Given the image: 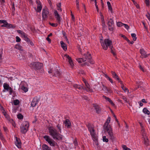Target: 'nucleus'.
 I'll use <instances>...</instances> for the list:
<instances>
[{
	"mask_svg": "<svg viewBox=\"0 0 150 150\" xmlns=\"http://www.w3.org/2000/svg\"><path fill=\"white\" fill-rule=\"evenodd\" d=\"M144 144L146 146H148L149 145V141L147 137L146 138H144Z\"/></svg>",
	"mask_w": 150,
	"mask_h": 150,
	"instance_id": "obj_27",
	"label": "nucleus"
},
{
	"mask_svg": "<svg viewBox=\"0 0 150 150\" xmlns=\"http://www.w3.org/2000/svg\"><path fill=\"white\" fill-rule=\"evenodd\" d=\"M93 105L94 108V109L96 110V113L98 114H100L101 111V108L98 105L95 104H93Z\"/></svg>",
	"mask_w": 150,
	"mask_h": 150,
	"instance_id": "obj_12",
	"label": "nucleus"
},
{
	"mask_svg": "<svg viewBox=\"0 0 150 150\" xmlns=\"http://www.w3.org/2000/svg\"><path fill=\"white\" fill-rule=\"evenodd\" d=\"M24 39L28 43H29V42L30 40V39L27 37V36L24 38Z\"/></svg>",
	"mask_w": 150,
	"mask_h": 150,
	"instance_id": "obj_48",
	"label": "nucleus"
},
{
	"mask_svg": "<svg viewBox=\"0 0 150 150\" xmlns=\"http://www.w3.org/2000/svg\"><path fill=\"white\" fill-rule=\"evenodd\" d=\"M28 44L29 45H30L31 46H33L34 45L33 42L31 40H30V41L29 42V43H28Z\"/></svg>",
	"mask_w": 150,
	"mask_h": 150,
	"instance_id": "obj_59",
	"label": "nucleus"
},
{
	"mask_svg": "<svg viewBox=\"0 0 150 150\" xmlns=\"http://www.w3.org/2000/svg\"><path fill=\"white\" fill-rule=\"evenodd\" d=\"M17 32L18 33L20 34L21 35H22V33L23 32V31H22L21 30H17Z\"/></svg>",
	"mask_w": 150,
	"mask_h": 150,
	"instance_id": "obj_62",
	"label": "nucleus"
},
{
	"mask_svg": "<svg viewBox=\"0 0 150 150\" xmlns=\"http://www.w3.org/2000/svg\"><path fill=\"white\" fill-rule=\"evenodd\" d=\"M53 73L54 74L53 76H59L60 75V73L57 69L53 70Z\"/></svg>",
	"mask_w": 150,
	"mask_h": 150,
	"instance_id": "obj_19",
	"label": "nucleus"
},
{
	"mask_svg": "<svg viewBox=\"0 0 150 150\" xmlns=\"http://www.w3.org/2000/svg\"><path fill=\"white\" fill-rule=\"evenodd\" d=\"M6 20H0V23H6Z\"/></svg>",
	"mask_w": 150,
	"mask_h": 150,
	"instance_id": "obj_51",
	"label": "nucleus"
},
{
	"mask_svg": "<svg viewBox=\"0 0 150 150\" xmlns=\"http://www.w3.org/2000/svg\"><path fill=\"white\" fill-rule=\"evenodd\" d=\"M73 86L75 88L78 89L79 90H81L82 89L84 90L85 88L82 86H81V85H78L77 84H74L73 85Z\"/></svg>",
	"mask_w": 150,
	"mask_h": 150,
	"instance_id": "obj_20",
	"label": "nucleus"
},
{
	"mask_svg": "<svg viewBox=\"0 0 150 150\" xmlns=\"http://www.w3.org/2000/svg\"><path fill=\"white\" fill-rule=\"evenodd\" d=\"M102 85L103 87V88L102 89V90L104 91H105L107 89V88L105 87V85L103 84H102Z\"/></svg>",
	"mask_w": 150,
	"mask_h": 150,
	"instance_id": "obj_47",
	"label": "nucleus"
},
{
	"mask_svg": "<svg viewBox=\"0 0 150 150\" xmlns=\"http://www.w3.org/2000/svg\"><path fill=\"white\" fill-rule=\"evenodd\" d=\"M42 150H51V148L47 145L44 144L42 146Z\"/></svg>",
	"mask_w": 150,
	"mask_h": 150,
	"instance_id": "obj_23",
	"label": "nucleus"
},
{
	"mask_svg": "<svg viewBox=\"0 0 150 150\" xmlns=\"http://www.w3.org/2000/svg\"><path fill=\"white\" fill-rule=\"evenodd\" d=\"M103 141L104 142H108V139L106 138L105 136H104L103 137Z\"/></svg>",
	"mask_w": 150,
	"mask_h": 150,
	"instance_id": "obj_42",
	"label": "nucleus"
},
{
	"mask_svg": "<svg viewBox=\"0 0 150 150\" xmlns=\"http://www.w3.org/2000/svg\"><path fill=\"white\" fill-rule=\"evenodd\" d=\"M110 117H108V120L104 124L103 126H109V125H108L109 123L110 122Z\"/></svg>",
	"mask_w": 150,
	"mask_h": 150,
	"instance_id": "obj_28",
	"label": "nucleus"
},
{
	"mask_svg": "<svg viewBox=\"0 0 150 150\" xmlns=\"http://www.w3.org/2000/svg\"><path fill=\"white\" fill-rule=\"evenodd\" d=\"M145 1L146 5L147 6H149V0H145Z\"/></svg>",
	"mask_w": 150,
	"mask_h": 150,
	"instance_id": "obj_56",
	"label": "nucleus"
},
{
	"mask_svg": "<svg viewBox=\"0 0 150 150\" xmlns=\"http://www.w3.org/2000/svg\"><path fill=\"white\" fill-rule=\"evenodd\" d=\"M46 40L49 43H50L51 42V40L49 38V37H47L46 38Z\"/></svg>",
	"mask_w": 150,
	"mask_h": 150,
	"instance_id": "obj_60",
	"label": "nucleus"
},
{
	"mask_svg": "<svg viewBox=\"0 0 150 150\" xmlns=\"http://www.w3.org/2000/svg\"><path fill=\"white\" fill-rule=\"evenodd\" d=\"M109 24L111 26H114V23L113 22V21L112 19L111 18L108 21L107 23V25H109Z\"/></svg>",
	"mask_w": 150,
	"mask_h": 150,
	"instance_id": "obj_26",
	"label": "nucleus"
},
{
	"mask_svg": "<svg viewBox=\"0 0 150 150\" xmlns=\"http://www.w3.org/2000/svg\"><path fill=\"white\" fill-rule=\"evenodd\" d=\"M107 5L108 6V9L111 12H112V9L111 5L109 1L107 2Z\"/></svg>",
	"mask_w": 150,
	"mask_h": 150,
	"instance_id": "obj_31",
	"label": "nucleus"
},
{
	"mask_svg": "<svg viewBox=\"0 0 150 150\" xmlns=\"http://www.w3.org/2000/svg\"><path fill=\"white\" fill-rule=\"evenodd\" d=\"M108 80H109L112 83H113V81L112 79L110 78V77H108V78L107 79Z\"/></svg>",
	"mask_w": 150,
	"mask_h": 150,
	"instance_id": "obj_61",
	"label": "nucleus"
},
{
	"mask_svg": "<svg viewBox=\"0 0 150 150\" xmlns=\"http://www.w3.org/2000/svg\"><path fill=\"white\" fill-rule=\"evenodd\" d=\"M103 127L105 132H107L108 133L110 138L111 139L113 140L114 137L113 135L112 128L110 126V125H109V126H103Z\"/></svg>",
	"mask_w": 150,
	"mask_h": 150,
	"instance_id": "obj_7",
	"label": "nucleus"
},
{
	"mask_svg": "<svg viewBox=\"0 0 150 150\" xmlns=\"http://www.w3.org/2000/svg\"><path fill=\"white\" fill-rule=\"evenodd\" d=\"M106 91H107V92H108L110 93H111L112 92V91L111 90V89L110 88H107V89L106 90Z\"/></svg>",
	"mask_w": 150,
	"mask_h": 150,
	"instance_id": "obj_64",
	"label": "nucleus"
},
{
	"mask_svg": "<svg viewBox=\"0 0 150 150\" xmlns=\"http://www.w3.org/2000/svg\"><path fill=\"white\" fill-rule=\"evenodd\" d=\"M19 101L18 99L14 100L13 101L14 105H18L19 104Z\"/></svg>",
	"mask_w": 150,
	"mask_h": 150,
	"instance_id": "obj_35",
	"label": "nucleus"
},
{
	"mask_svg": "<svg viewBox=\"0 0 150 150\" xmlns=\"http://www.w3.org/2000/svg\"><path fill=\"white\" fill-rule=\"evenodd\" d=\"M21 89L23 91H24L25 92H26L28 91V89L25 86H23L21 88Z\"/></svg>",
	"mask_w": 150,
	"mask_h": 150,
	"instance_id": "obj_40",
	"label": "nucleus"
},
{
	"mask_svg": "<svg viewBox=\"0 0 150 150\" xmlns=\"http://www.w3.org/2000/svg\"><path fill=\"white\" fill-rule=\"evenodd\" d=\"M123 25L125 26V27L128 30L129 28V26L126 24H123Z\"/></svg>",
	"mask_w": 150,
	"mask_h": 150,
	"instance_id": "obj_53",
	"label": "nucleus"
},
{
	"mask_svg": "<svg viewBox=\"0 0 150 150\" xmlns=\"http://www.w3.org/2000/svg\"><path fill=\"white\" fill-rule=\"evenodd\" d=\"M45 140L50 145L52 146H54L55 143V141L53 140L50 137L48 136L45 135L43 137Z\"/></svg>",
	"mask_w": 150,
	"mask_h": 150,
	"instance_id": "obj_8",
	"label": "nucleus"
},
{
	"mask_svg": "<svg viewBox=\"0 0 150 150\" xmlns=\"http://www.w3.org/2000/svg\"><path fill=\"white\" fill-rule=\"evenodd\" d=\"M111 73L113 76V77L115 79H116L120 83H122V82L119 79L118 76L116 74L115 72L112 71Z\"/></svg>",
	"mask_w": 150,
	"mask_h": 150,
	"instance_id": "obj_16",
	"label": "nucleus"
},
{
	"mask_svg": "<svg viewBox=\"0 0 150 150\" xmlns=\"http://www.w3.org/2000/svg\"><path fill=\"white\" fill-rule=\"evenodd\" d=\"M39 102V100L37 98H34L31 104V106L32 107H34Z\"/></svg>",
	"mask_w": 150,
	"mask_h": 150,
	"instance_id": "obj_17",
	"label": "nucleus"
},
{
	"mask_svg": "<svg viewBox=\"0 0 150 150\" xmlns=\"http://www.w3.org/2000/svg\"><path fill=\"white\" fill-rule=\"evenodd\" d=\"M22 58H20V59H26V54L25 53H23L22 54Z\"/></svg>",
	"mask_w": 150,
	"mask_h": 150,
	"instance_id": "obj_39",
	"label": "nucleus"
},
{
	"mask_svg": "<svg viewBox=\"0 0 150 150\" xmlns=\"http://www.w3.org/2000/svg\"><path fill=\"white\" fill-rule=\"evenodd\" d=\"M101 45L102 46L103 49L105 50H106L108 47H109L111 48L112 46V41L108 39H106L104 40V42L101 43Z\"/></svg>",
	"mask_w": 150,
	"mask_h": 150,
	"instance_id": "obj_3",
	"label": "nucleus"
},
{
	"mask_svg": "<svg viewBox=\"0 0 150 150\" xmlns=\"http://www.w3.org/2000/svg\"><path fill=\"white\" fill-rule=\"evenodd\" d=\"M17 116V118L19 119H23V116L21 113L18 114Z\"/></svg>",
	"mask_w": 150,
	"mask_h": 150,
	"instance_id": "obj_37",
	"label": "nucleus"
},
{
	"mask_svg": "<svg viewBox=\"0 0 150 150\" xmlns=\"http://www.w3.org/2000/svg\"><path fill=\"white\" fill-rule=\"evenodd\" d=\"M143 112L145 114H147L149 115L150 113V112L146 108H144L143 110Z\"/></svg>",
	"mask_w": 150,
	"mask_h": 150,
	"instance_id": "obj_29",
	"label": "nucleus"
},
{
	"mask_svg": "<svg viewBox=\"0 0 150 150\" xmlns=\"http://www.w3.org/2000/svg\"><path fill=\"white\" fill-rule=\"evenodd\" d=\"M11 26V24L8 23H7V28H10Z\"/></svg>",
	"mask_w": 150,
	"mask_h": 150,
	"instance_id": "obj_54",
	"label": "nucleus"
},
{
	"mask_svg": "<svg viewBox=\"0 0 150 150\" xmlns=\"http://www.w3.org/2000/svg\"><path fill=\"white\" fill-rule=\"evenodd\" d=\"M140 52L142 56V57L141 56L140 57H141L142 58H146L147 57V55L144 49H141L140 50Z\"/></svg>",
	"mask_w": 150,
	"mask_h": 150,
	"instance_id": "obj_18",
	"label": "nucleus"
},
{
	"mask_svg": "<svg viewBox=\"0 0 150 150\" xmlns=\"http://www.w3.org/2000/svg\"><path fill=\"white\" fill-rule=\"evenodd\" d=\"M16 141L15 143L16 145L18 148H21V143L20 141V139L18 138L17 137H16Z\"/></svg>",
	"mask_w": 150,
	"mask_h": 150,
	"instance_id": "obj_14",
	"label": "nucleus"
},
{
	"mask_svg": "<svg viewBox=\"0 0 150 150\" xmlns=\"http://www.w3.org/2000/svg\"><path fill=\"white\" fill-rule=\"evenodd\" d=\"M108 28L109 30L110 31H112L114 29V27L113 26H111L109 24V25H108Z\"/></svg>",
	"mask_w": 150,
	"mask_h": 150,
	"instance_id": "obj_36",
	"label": "nucleus"
},
{
	"mask_svg": "<svg viewBox=\"0 0 150 150\" xmlns=\"http://www.w3.org/2000/svg\"><path fill=\"white\" fill-rule=\"evenodd\" d=\"M68 61H69V62L70 66L72 67L74 66V64L73 62V61L72 60V59H71L70 60H69Z\"/></svg>",
	"mask_w": 150,
	"mask_h": 150,
	"instance_id": "obj_44",
	"label": "nucleus"
},
{
	"mask_svg": "<svg viewBox=\"0 0 150 150\" xmlns=\"http://www.w3.org/2000/svg\"><path fill=\"white\" fill-rule=\"evenodd\" d=\"M4 116H5V117L7 118V119L8 120H9V121H11V120H10V118L9 117V116L7 114L6 115H4Z\"/></svg>",
	"mask_w": 150,
	"mask_h": 150,
	"instance_id": "obj_57",
	"label": "nucleus"
},
{
	"mask_svg": "<svg viewBox=\"0 0 150 150\" xmlns=\"http://www.w3.org/2000/svg\"><path fill=\"white\" fill-rule=\"evenodd\" d=\"M90 133V134L92 137L93 140L95 141V143H96L95 144L96 145H98V139L96 134L95 132V130H94L93 131H92Z\"/></svg>",
	"mask_w": 150,
	"mask_h": 150,
	"instance_id": "obj_9",
	"label": "nucleus"
},
{
	"mask_svg": "<svg viewBox=\"0 0 150 150\" xmlns=\"http://www.w3.org/2000/svg\"><path fill=\"white\" fill-rule=\"evenodd\" d=\"M123 24L121 22H118L117 23V25L118 27H121L123 25Z\"/></svg>",
	"mask_w": 150,
	"mask_h": 150,
	"instance_id": "obj_45",
	"label": "nucleus"
},
{
	"mask_svg": "<svg viewBox=\"0 0 150 150\" xmlns=\"http://www.w3.org/2000/svg\"><path fill=\"white\" fill-rule=\"evenodd\" d=\"M131 36L133 38V40L134 41L136 40L137 38L136 37V35L135 33H132L131 35Z\"/></svg>",
	"mask_w": 150,
	"mask_h": 150,
	"instance_id": "obj_34",
	"label": "nucleus"
},
{
	"mask_svg": "<svg viewBox=\"0 0 150 150\" xmlns=\"http://www.w3.org/2000/svg\"><path fill=\"white\" fill-rule=\"evenodd\" d=\"M61 44V47L63 50L66 51L67 49V45L64 42L62 41L60 42Z\"/></svg>",
	"mask_w": 150,
	"mask_h": 150,
	"instance_id": "obj_21",
	"label": "nucleus"
},
{
	"mask_svg": "<svg viewBox=\"0 0 150 150\" xmlns=\"http://www.w3.org/2000/svg\"><path fill=\"white\" fill-rule=\"evenodd\" d=\"M21 35L22 37L24 38H25V37L27 36V35L24 32H23L22 34V35Z\"/></svg>",
	"mask_w": 150,
	"mask_h": 150,
	"instance_id": "obj_49",
	"label": "nucleus"
},
{
	"mask_svg": "<svg viewBox=\"0 0 150 150\" xmlns=\"http://www.w3.org/2000/svg\"><path fill=\"white\" fill-rule=\"evenodd\" d=\"M122 147L125 150H131L130 149L127 147L126 145H123Z\"/></svg>",
	"mask_w": 150,
	"mask_h": 150,
	"instance_id": "obj_41",
	"label": "nucleus"
},
{
	"mask_svg": "<svg viewBox=\"0 0 150 150\" xmlns=\"http://www.w3.org/2000/svg\"><path fill=\"white\" fill-rule=\"evenodd\" d=\"M51 13H50L49 10L47 8H43L42 11V19L43 20H46L48 16L51 18Z\"/></svg>",
	"mask_w": 150,
	"mask_h": 150,
	"instance_id": "obj_6",
	"label": "nucleus"
},
{
	"mask_svg": "<svg viewBox=\"0 0 150 150\" xmlns=\"http://www.w3.org/2000/svg\"><path fill=\"white\" fill-rule=\"evenodd\" d=\"M50 135L52 136L53 139L58 140L62 139V136L54 128L52 127H50L48 128Z\"/></svg>",
	"mask_w": 150,
	"mask_h": 150,
	"instance_id": "obj_1",
	"label": "nucleus"
},
{
	"mask_svg": "<svg viewBox=\"0 0 150 150\" xmlns=\"http://www.w3.org/2000/svg\"><path fill=\"white\" fill-rule=\"evenodd\" d=\"M43 66V64L39 62H33L30 64L31 68L35 70H38L41 69Z\"/></svg>",
	"mask_w": 150,
	"mask_h": 150,
	"instance_id": "obj_4",
	"label": "nucleus"
},
{
	"mask_svg": "<svg viewBox=\"0 0 150 150\" xmlns=\"http://www.w3.org/2000/svg\"><path fill=\"white\" fill-rule=\"evenodd\" d=\"M110 48L111 49V53L112 54H113V55L115 56L116 55V54L114 52L113 47V46H112V47H111V48Z\"/></svg>",
	"mask_w": 150,
	"mask_h": 150,
	"instance_id": "obj_43",
	"label": "nucleus"
},
{
	"mask_svg": "<svg viewBox=\"0 0 150 150\" xmlns=\"http://www.w3.org/2000/svg\"><path fill=\"white\" fill-rule=\"evenodd\" d=\"M77 61L79 63L84 62L87 61L91 64H94V62L92 59L91 54L88 52L86 54L84 55V57L82 58H79L77 59Z\"/></svg>",
	"mask_w": 150,
	"mask_h": 150,
	"instance_id": "obj_2",
	"label": "nucleus"
},
{
	"mask_svg": "<svg viewBox=\"0 0 150 150\" xmlns=\"http://www.w3.org/2000/svg\"><path fill=\"white\" fill-rule=\"evenodd\" d=\"M3 87L4 89L8 91H9V94L11 95L13 92V90L12 88L9 86V85L6 83H4L3 84Z\"/></svg>",
	"mask_w": 150,
	"mask_h": 150,
	"instance_id": "obj_10",
	"label": "nucleus"
},
{
	"mask_svg": "<svg viewBox=\"0 0 150 150\" xmlns=\"http://www.w3.org/2000/svg\"><path fill=\"white\" fill-rule=\"evenodd\" d=\"M16 42H20L21 40V39L18 36H16Z\"/></svg>",
	"mask_w": 150,
	"mask_h": 150,
	"instance_id": "obj_50",
	"label": "nucleus"
},
{
	"mask_svg": "<svg viewBox=\"0 0 150 150\" xmlns=\"http://www.w3.org/2000/svg\"><path fill=\"white\" fill-rule=\"evenodd\" d=\"M65 124V126L68 128H70V127L71 126V122L68 119L66 120Z\"/></svg>",
	"mask_w": 150,
	"mask_h": 150,
	"instance_id": "obj_25",
	"label": "nucleus"
},
{
	"mask_svg": "<svg viewBox=\"0 0 150 150\" xmlns=\"http://www.w3.org/2000/svg\"><path fill=\"white\" fill-rule=\"evenodd\" d=\"M50 24L53 27H56L57 25V23H50Z\"/></svg>",
	"mask_w": 150,
	"mask_h": 150,
	"instance_id": "obj_52",
	"label": "nucleus"
},
{
	"mask_svg": "<svg viewBox=\"0 0 150 150\" xmlns=\"http://www.w3.org/2000/svg\"><path fill=\"white\" fill-rule=\"evenodd\" d=\"M122 99H123V100H124L125 101V102L128 103V101L127 100V98L125 96H122Z\"/></svg>",
	"mask_w": 150,
	"mask_h": 150,
	"instance_id": "obj_46",
	"label": "nucleus"
},
{
	"mask_svg": "<svg viewBox=\"0 0 150 150\" xmlns=\"http://www.w3.org/2000/svg\"><path fill=\"white\" fill-rule=\"evenodd\" d=\"M29 126V122L27 121L24 122L20 127L21 132L23 134H25L28 130Z\"/></svg>",
	"mask_w": 150,
	"mask_h": 150,
	"instance_id": "obj_5",
	"label": "nucleus"
},
{
	"mask_svg": "<svg viewBox=\"0 0 150 150\" xmlns=\"http://www.w3.org/2000/svg\"><path fill=\"white\" fill-rule=\"evenodd\" d=\"M120 35L122 37V38H123L125 39V40H126L127 39V38L125 35H122V34H120Z\"/></svg>",
	"mask_w": 150,
	"mask_h": 150,
	"instance_id": "obj_63",
	"label": "nucleus"
},
{
	"mask_svg": "<svg viewBox=\"0 0 150 150\" xmlns=\"http://www.w3.org/2000/svg\"><path fill=\"white\" fill-rule=\"evenodd\" d=\"M103 97L106 100L108 101L112 105L114 106L115 104L112 100L108 97H106L105 96H103Z\"/></svg>",
	"mask_w": 150,
	"mask_h": 150,
	"instance_id": "obj_24",
	"label": "nucleus"
},
{
	"mask_svg": "<svg viewBox=\"0 0 150 150\" xmlns=\"http://www.w3.org/2000/svg\"><path fill=\"white\" fill-rule=\"evenodd\" d=\"M84 83L85 84V86H86V88L84 87L85 88V89L84 90H86L87 92H93V91L92 89L90 88V87L89 84L87 83V81H85Z\"/></svg>",
	"mask_w": 150,
	"mask_h": 150,
	"instance_id": "obj_13",
	"label": "nucleus"
},
{
	"mask_svg": "<svg viewBox=\"0 0 150 150\" xmlns=\"http://www.w3.org/2000/svg\"><path fill=\"white\" fill-rule=\"evenodd\" d=\"M61 3L60 2L58 4H57V10H58L60 11H62V9L61 8Z\"/></svg>",
	"mask_w": 150,
	"mask_h": 150,
	"instance_id": "obj_32",
	"label": "nucleus"
},
{
	"mask_svg": "<svg viewBox=\"0 0 150 150\" xmlns=\"http://www.w3.org/2000/svg\"><path fill=\"white\" fill-rule=\"evenodd\" d=\"M64 57H66V58L69 61L71 59V57L67 54H65L64 55V56L63 57V59H64Z\"/></svg>",
	"mask_w": 150,
	"mask_h": 150,
	"instance_id": "obj_38",
	"label": "nucleus"
},
{
	"mask_svg": "<svg viewBox=\"0 0 150 150\" xmlns=\"http://www.w3.org/2000/svg\"><path fill=\"white\" fill-rule=\"evenodd\" d=\"M36 3L37 4V9L35 8V9L37 12H40L42 8V6L39 0H36Z\"/></svg>",
	"mask_w": 150,
	"mask_h": 150,
	"instance_id": "obj_11",
	"label": "nucleus"
},
{
	"mask_svg": "<svg viewBox=\"0 0 150 150\" xmlns=\"http://www.w3.org/2000/svg\"><path fill=\"white\" fill-rule=\"evenodd\" d=\"M76 8H79V2L78 1L79 0H76Z\"/></svg>",
	"mask_w": 150,
	"mask_h": 150,
	"instance_id": "obj_58",
	"label": "nucleus"
},
{
	"mask_svg": "<svg viewBox=\"0 0 150 150\" xmlns=\"http://www.w3.org/2000/svg\"><path fill=\"white\" fill-rule=\"evenodd\" d=\"M121 84V87L124 91V92H126V91H127L128 92H129V90L127 88L124 86V85L122 83H122Z\"/></svg>",
	"mask_w": 150,
	"mask_h": 150,
	"instance_id": "obj_33",
	"label": "nucleus"
},
{
	"mask_svg": "<svg viewBox=\"0 0 150 150\" xmlns=\"http://www.w3.org/2000/svg\"><path fill=\"white\" fill-rule=\"evenodd\" d=\"M87 127H88V131L90 132L92 131H93L94 130V128L92 127L91 124L89 123H88V124L86 125Z\"/></svg>",
	"mask_w": 150,
	"mask_h": 150,
	"instance_id": "obj_22",
	"label": "nucleus"
},
{
	"mask_svg": "<svg viewBox=\"0 0 150 150\" xmlns=\"http://www.w3.org/2000/svg\"><path fill=\"white\" fill-rule=\"evenodd\" d=\"M15 48L19 50L23 51L22 47L20 45H16L15 46Z\"/></svg>",
	"mask_w": 150,
	"mask_h": 150,
	"instance_id": "obj_30",
	"label": "nucleus"
},
{
	"mask_svg": "<svg viewBox=\"0 0 150 150\" xmlns=\"http://www.w3.org/2000/svg\"><path fill=\"white\" fill-rule=\"evenodd\" d=\"M54 16L55 18H56L57 22L60 23L61 21V17L59 15L57 11H54Z\"/></svg>",
	"mask_w": 150,
	"mask_h": 150,
	"instance_id": "obj_15",
	"label": "nucleus"
},
{
	"mask_svg": "<svg viewBox=\"0 0 150 150\" xmlns=\"http://www.w3.org/2000/svg\"><path fill=\"white\" fill-rule=\"evenodd\" d=\"M103 28L104 30L105 29H106L107 26L106 25L105 23L102 24Z\"/></svg>",
	"mask_w": 150,
	"mask_h": 150,
	"instance_id": "obj_55",
	"label": "nucleus"
}]
</instances>
